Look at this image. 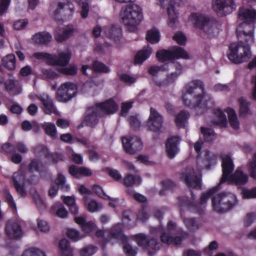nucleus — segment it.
Listing matches in <instances>:
<instances>
[{"label": "nucleus", "mask_w": 256, "mask_h": 256, "mask_svg": "<svg viewBox=\"0 0 256 256\" xmlns=\"http://www.w3.org/2000/svg\"><path fill=\"white\" fill-rule=\"evenodd\" d=\"M134 219V214L130 210H126L122 214L123 222L128 226H132V223L130 222Z\"/></svg>", "instance_id": "nucleus-46"}, {"label": "nucleus", "mask_w": 256, "mask_h": 256, "mask_svg": "<svg viewBox=\"0 0 256 256\" xmlns=\"http://www.w3.org/2000/svg\"><path fill=\"white\" fill-rule=\"evenodd\" d=\"M236 34L238 42L230 45L228 58L231 62L240 64L252 57L250 45L254 42V26L241 22L236 28Z\"/></svg>", "instance_id": "nucleus-1"}, {"label": "nucleus", "mask_w": 256, "mask_h": 256, "mask_svg": "<svg viewBox=\"0 0 256 256\" xmlns=\"http://www.w3.org/2000/svg\"><path fill=\"white\" fill-rule=\"evenodd\" d=\"M128 122L130 126L134 129L138 128L140 126V122L134 116H130L128 118Z\"/></svg>", "instance_id": "nucleus-63"}, {"label": "nucleus", "mask_w": 256, "mask_h": 256, "mask_svg": "<svg viewBox=\"0 0 256 256\" xmlns=\"http://www.w3.org/2000/svg\"><path fill=\"white\" fill-rule=\"evenodd\" d=\"M156 56L158 60L162 62L177 58L188 59V52L182 48L176 46L170 50H162L157 52Z\"/></svg>", "instance_id": "nucleus-7"}, {"label": "nucleus", "mask_w": 256, "mask_h": 256, "mask_svg": "<svg viewBox=\"0 0 256 256\" xmlns=\"http://www.w3.org/2000/svg\"><path fill=\"white\" fill-rule=\"evenodd\" d=\"M122 245L124 252L127 256H136L137 254L136 250L131 245L128 244V241H120Z\"/></svg>", "instance_id": "nucleus-45"}, {"label": "nucleus", "mask_w": 256, "mask_h": 256, "mask_svg": "<svg viewBox=\"0 0 256 256\" xmlns=\"http://www.w3.org/2000/svg\"><path fill=\"white\" fill-rule=\"evenodd\" d=\"M88 210L92 212L98 210L102 208L101 206L99 205L95 200H91L88 204Z\"/></svg>", "instance_id": "nucleus-59"}, {"label": "nucleus", "mask_w": 256, "mask_h": 256, "mask_svg": "<svg viewBox=\"0 0 256 256\" xmlns=\"http://www.w3.org/2000/svg\"><path fill=\"white\" fill-rule=\"evenodd\" d=\"M98 250L97 246L93 245H88L80 250V256H92Z\"/></svg>", "instance_id": "nucleus-42"}, {"label": "nucleus", "mask_w": 256, "mask_h": 256, "mask_svg": "<svg viewBox=\"0 0 256 256\" xmlns=\"http://www.w3.org/2000/svg\"><path fill=\"white\" fill-rule=\"evenodd\" d=\"M74 32V29L72 26H68L64 28L62 33L56 32L54 38L58 42H62L71 36Z\"/></svg>", "instance_id": "nucleus-28"}, {"label": "nucleus", "mask_w": 256, "mask_h": 256, "mask_svg": "<svg viewBox=\"0 0 256 256\" xmlns=\"http://www.w3.org/2000/svg\"><path fill=\"white\" fill-rule=\"evenodd\" d=\"M76 92L77 86L76 84L70 82H64L58 90V100L60 102H67L74 96Z\"/></svg>", "instance_id": "nucleus-8"}, {"label": "nucleus", "mask_w": 256, "mask_h": 256, "mask_svg": "<svg viewBox=\"0 0 256 256\" xmlns=\"http://www.w3.org/2000/svg\"><path fill=\"white\" fill-rule=\"evenodd\" d=\"M52 210L56 211L55 214L60 218H66L68 212L64 206L60 203L56 204L52 208Z\"/></svg>", "instance_id": "nucleus-41"}, {"label": "nucleus", "mask_w": 256, "mask_h": 256, "mask_svg": "<svg viewBox=\"0 0 256 256\" xmlns=\"http://www.w3.org/2000/svg\"><path fill=\"white\" fill-rule=\"evenodd\" d=\"M256 220V213L254 212L248 213L244 220V226H250Z\"/></svg>", "instance_id": "nucleus-53"}, {"label": "nucleus", "mask_w": 256, "mask_h": 256, "mask_svg": "<svg viewBox=\"0 0 256 256\" xmlns=\"http://www.w3.org/2000/svg\"><path fill=\"white\" fill-rule=\"evenodd\" d=\"M8 242L6 244V248L9 251L10 256L14 254L15 252L18 250V246L16 244V241H8Z\"/></svg>", "instance_id": "nucleus-55"}, {"label": "nucleus", "mask_w": 256, "mask_h": 256, "mask_svg": "<svg viewBox=\"0 0 256 256\" xmlns=\"http://www.w3.org/2000/svg\"><path fill=\"white\" fill-rule=\"evenodd\" d=\"M180 178L190 188H199L200 187V180L196 174L193 168H188L182 174Z\"/></svg>", "instance_id": "nucleus-15"}, {"label": "nucleus", "mask_w": 256, "mask_h": 256, "mask_svg": "<svg viewBox=\"0 0 256 256\" xmlns=\"http://www.w3.org/2000/svg\"><path fill=\"white\" fill-rule=\"evenodd\" d=\"M96 226L92 222H86L82 226V230L86 233L89 234L96 229Z\"/></svg>", "instance_id": "nucleus-54"}, {"label": "nucleus", "mask_w": 256, "mask_h": 256, "mask_svg": "<svg viewBox=\"0 0 256 256\" xmlns=\"http://www.w3.org/2000/svg\"><path fill=\"white\" fill-rule=\"evenodd\" d=\"M184 222L187 228L192 232L198 230L201 225L199 220L193 218H185Z\"/></svg>", "instance_id": "nucleus-37"}, {"label": "nucleus", "mask_w": 256, "mask_h": 256, "mask_svg": "<svg viewBox=\"0 0 256 256\" xmlns=\"http://www.w3.org/2000/svg\"><path fill=\"white\" fill-rule=\"evenodd\" d=\"M103 31L108 38L114 42L120 40L122 36V29L115 25L105 26Z\"/></svg>", "instance_id": "nucleus-21"}, {"label": "nucleus", "mask_w": 256, "mask_h": 256, "mask_svg": "<svg viewBox=\"0 0 256 256\" xmlns=\"http://www.w3.org/2000/svg\"><path fill=\"white\" fill-rule=\"evenodd\" d=\"M248 168L250 176L256 179V152L252 160L249 162Z\"/></svg>", "instance_id": "nucleus-50"}, {"label": "nucleus", "mask_w": 256, "mask_h": 256, "mask_svg": "<svg viewBox=\"0 0 256 256\" xmlns=\"http://www.w3.org/2000/svg\"><path fill=\"white\" fill-rule=\"evenodd\" d=\"M120 79L121 80L128 84L134 83L136 80L134 78L127 74H122L120 76Z\"/></svg>", "instance_id": "nucleus-64"}, {"label": "nucleus", "mask_w": 256, "mask_h": 256, "mask_svg": "<svg viewBox=\"0 0 256 256\" xmlns=\"http://www.w3.org/2000/svg\"><path fill=\"white\" fill-rule=\"evenodd\" d=\"M55 183L57 186L60 190L64 192H67L69 190V186L66 184L65 176L61 173H59L55 180Z\"/></svg>", "instance_id": "nucleus-40"}, {"label": "nucleus", "mask_w": 256, "mask_h": 256, "mask_svg": "<svg viewBox=\"0 0 256 256\" xmlns=\"http://www.w3.org/2000/svg\"><path fill=\"white\" fill-rule=\"evenodd\" d=\"M178 76V74H176V73L172 72L166 78L161 84H159L158 86H162L172 83L175 80Z\"/></svg>", "instance_id": "nucleus-60"}, {"label": "nucleus", "mask_w": 256, "mask_h": 256, "mask_svg": "<svg viewBox=\"0 0 256 256\" xmlns=\"http://www.w3.org/2000/svg\"><path fill=\"white\" fill-rule=\"evenodd\" d=\"M184 90L182 100L186 106L195 108L199 114L202 113L207 108L210 106L203 102L204 92L202 81L192 80L185 86Z\"/></svg>", "instance_id": "nucleus-2"}, {"label": "nucleus", "mask_w": 256, "mask_h": 256, "mask_svg": "<svg viewBox=\"0 0 256 256\" xmlns=\"http://www.w3.org/2000/svg\"><path fill=\"white\" fill-rule=\"evenodd\" d=\"M190 116L188 112L185 110L181 111L176 117L175 122L176 126L180 128H184Z\"/></svg>", "instance_id": "nucleus-32"}, {"label": "nucleus", "mask_w": 256, "mask_h": 256, "mask_svg": "<svg viewBox=\"0 0 256 256\" xmlns=\"http://www.w3.org/2000/svg\"><path fill=\"white\" fill-rule=\"evenodd\" d=\"M222 160V176L219 185L226 180H230L238 186L244 185L248 182V175L240 170H236L233 174L229 176L234 170V166L231 158L228 155H223Z\"/></svg>", "instance_id": "nucleus-3"}, {"label": "nucleus", "mask_w": 256, "mask_h": 256, "mask_svg": "<svg viewBox=\"0 0 256 256\" xmlns=\"http://www.w3.org/2000/svg\"><path fill=\"white\" fill-rule=\"evenodd\" d=\"M124 24L130 32H134L143 20L142 8L137 4H130L124 6L120 12Z\"/></svg>", "instance_id": "nucleus-4"}, {"label": "nucleus", "mask_w": 256, "mask_h": 256, "mask_svg": "<svg viewBox=\"0 0 256 256\" xmlns=\"http://www.w3.org/2000/svg\"><path fill=\"white\" fill-rule=\"evenodd\" d=\"M238 19L244 20L242 22L252 24L256 20V10L252 8H241L239 9Z\"/></svg>", "instance_id": "nucleus-20"}, {"label": "nucleus", "mask_w": 256, "mask_h": 256, "mask_svg": "<svg viewBox=\"0 0 256 256\" xmlns=\"http://www.w3.org/2000/svg\"><path fill=\"white\" fill-rule=\"evenodd\" d=\"M92 190L93 192L96 194L98 196L104 198V199H110V198L106 196L102 188L98 186V185H94L92 186Z\"/></svg>", "instance_id": "nucleus-57"}, {"label": "nucleus", "mask_w": 256, "mask_h": 256, "mask_svg": "<svg viewBox=\"0 0 256 256\" xmlns=\"http://www.w3.org/2000/svg\"><path fill=\"white\" fill-rule=\"evenodd\" d=\"M70 241H59V248L62 256H74V248L70 246Z\"/></svg>", "instance_id": "nucleus-34"}, {"label": "nucleus", "mask_w": 256, "mask_h": 256, "mask_svg": "<svg viewBox=\"0 0 256 256\" xmlns=\"http://www.w3.org/2000/svg\"><path fill=\"white\" fill-rule=\"evenodd\" d=\"M159 4L162 7L167 6V12L168 16V24L174 28L178 22V12L176 6L172 4L171 0H158Z\"/></svg>", "instance_id": "nucleus-14"}, {"label": "nucleus", "mask_w": 256, "mask_h": 256, "mask_svg": "<svg viewBox=\"0 0 256 256\" xmlns=\"http://www.w3.org/2000/svg\"><path fill=\"white\" fill-rule=\"evenodd\" d=\"M37 221L38 226V228L40 230L44 232H46L49 231L50 226L46 222L39 219H38Z\"/></svg>", "instance_id": "nucleus-61"}, {"label": "nucleus", "mask_w": 256, "mask_h": 256, "mask_svg": "<svg viewBox=\"0 0 256 256\" xmlns=\"http://www.w3.org/2000/svg\"><path fill=\"white\" fill-rule=\"evenodd\" d=\"M202 133L204 135L205 140L210 142L215 138V134L212 130L204 127L201 128Z\"/></svg>", "instance_id": "nucleus-48"}, {"label": "nucleus", "mask_w": 256, "mask_h": 256, "mask_svg": "<svg viewBox=\"0 0 256 256\" xmlns=\"http://www.w3.org/2000/svg\"><path fill=\"white\" fill-rule=\"evenodd\" d=\"M242 196L246 198H256V188L251 190H244L242 192Z\"/></svg>", "instance_id": "nucleus-62"}, {"label": "nucleus", "mask_w": 256, "mask_h": 256, "mask_svg": "<svg viewBox=\"0 0 256 256\" xmlns=\"http://www.w3.org/2000/svg\"><path fill=\"white\" fill-rule=\"evenodd\" d=\"M228 115L230 126L234 130L239 128L240 122L235 111L231 108H227L226 110Z\"/></svg>", "instance_id": "nucleus-30"}, {"label": "nucleus", "mask_w": 256, "mask_h": 256, "mask_svg": "<svg viewBox=\"0 0 256 256\" xmlns=\"http://www.w3.org/2000/svg\"><path fill=\"white\" fill-rule=\"evenodd\" d=\"M122 142L125 151L130 154H134L141 150L142 148L140 139L136 136L124 138L122 140Z\"/></svg>", "instance_id": "nucleus-13"}, {"label": "nucleus", "mask_w": 256, "mask_h": 256, "mask_svg": "<svg viewBox=\"0 0 256 256\" xmlns=\"http://www.w3.org/2000/svg\"><path fill=\"white\" fill-rule=\"evenodd\" d=\"M42 128L45 133L52 138H56L57 136V131L54 124L50 122H44L42 124Z\"/></svg>", "instance_id": "nucleus-36"}, {"label": "nucleus", "mask_w": 256, "mask_h": 256, "mask_svg": "<svg viewBox=\"0 0 256 256\" xmlns=\"http://www.w3.org/2000/svg\"><path fill=\"white\" fill-rule=\"evenodd\" d=\"M212 8L219 15L225 16L236 9V6L233 0H214L212 2Z\"/></svg>", "instance_id": "nucleus-11"}, {"label": "nucleus", "mask_w": 256, "mask_h": 256, "mask_svg": "<svg viewBox=\"0 0 256 256\" xmlns=\"http://www.w3.org/2000/svg\"><path fill=\"white\" fill-rule=\"evenodd\" d=\"M37 98L42 102V108L46 114H58V111L54 104L52 100L48 95L44 94L38 96Z\"/></svg>", "instance_id": "nucleus-18"}, {"label": "nucleus", "mask_w": 256, "mask_h": 256, "mask_svg": "<svg viewBox=\"0 0 256 256\" xmlns=\"http://www.w3.org/2000/svg\"><path fill=\"white\" fill-rule=\"evenodd\" d=\"M212 122L214 124L224 126L226 124V118L225 114L220 109L216 110L214 113Z\"/></svg>", "instance_id": "nucleus-31"}, {"label": "nucleus", "mask_w": 256, "mask_h": 256, "mask_svg": "<svg viewBox=\"0 0 256 256\" xmlns=\"http://www.w3.org/2000/svg\"><path fill=\"white\" fill-rule=\"evenodd\" d=\"M98 108L102 115V114H110L115 112L118 109V105L112 99L106 100L104 102L98 103L94 105Z\"/></svg>", "instance_id": "nucleus-19"}, {"label": "nucleus", "mask_w": 256, "mask_h": 256, "mask_svg": "<svg viewBox=\"0 0 256 256\" xmlns=\"http://www.w3.org/2000/svg\"><path fill=\"white\" fill-rule=\"evenodd\" d=\"M68 64V62L64 66L54 65V66H58V68H57V70L60 74L70 76H73L76 74L77 68L76 66L74 65H70L68 67H66V66Z\"/></svg>", "instance_id": "nucleus-35"}, {"label": "nucleus", "mask_w": 256, "mask_h": 256, "mask_svg": "<svg viewBox=\"0 0 256 256\" xmlns=\"http://www.w3.org/2000/svg\"><path fill=\"white\" fill-rule=\"evenodd\" d=\"M92 69L96 72H108L110 71L109 68L104 64L95 61L92 66Z\"/></svg>", "instance_id": "nucleus-49"}, {"label": "nucleus", "mask_w": 256, "mask_h": 256, "mask_svg": "<svg viewBox=\"0 0 256 256\" xmlns=\"http://www.w3.org/2000/svg\"><path fill=\"white\" fill-rule=\"evenodd\" d=\"M219 185L216 188H214L209 190L206 193H204L200 198V204L202 205L206 203L207 200L210 198V196L214 193L216 190Z\"/></svg>", "instance_id": "nucleus-58"}, {"label": "nucleus", "mask_w": 256, "mask_h": 256, "mask_svg": "<svg viewBox=\"0 0 256 256\" xmlns=\"http://www.w3.org/2000/svg\"><path fill=\"white\" fill-rule=\"evenodd\" d=\"M174 40L180 45H184L186 42V38L185 36L182 32H179L176 33L172 37Z\"/></svg>", "instance_id": "nucleus-56"}, {"label": "nucleus", "mask_w": 256, "mask_h": 256, "mask_svg": "<svg viewBox=\"0 0 256 256\" xmlns=\"http://www.w3.org/2000/svg\"><path fill=\"white\" fill-rule=\"evenodd\" d=\"M66 236L70 239H79L80 238L79 232L74 228H68L66 232Z\"/></svg>", "instance_id": "nucleus-52"}, {"label": "nucleus", "mask_w": 256, "mask_h": 256, "mask_svg": "<svg viewBox=\"0 0 256 256\" xmlns=\"http://www.w3.org/2000/svg\"><path fill=\"white\" fill-rule=\"evenodd\" d=\"M127 192L129 195L132 196L136 200L139 202H145L146 201V198L144 196L138 193L135 192L132 189H128Z\"/></svg>", "instance_id": "nucleus-51"}, {"label": "nucleus", "mask_w": 256, "mask_h": 256, "mask_svg": "<svg viewBox=\"0 0 256 256\" xmlns=\"http://www.w3.org/2000/svg\"><path fill=\"white\" fill-rule=\"evenodd\" d=\"M214 210L218 212H224L233 208L237 204L236 198L230 192H222L212 199Z\"/></svg>", "instance_id": "nucleus-5"}, {"label": "nucleus", "mask_w": 256, "mask_h": 256, "mask_svg": "<svg viewBox=\"0 0 256 256\" xmlns=\"http://www.w3.org/2000/svg\"><path fill=\"white\" fill-rule=\"evenodd\" d=\"M163 118L155 109L151 108L150 116L146 122V126L150 130L160 132L163 124Z\"/></svg>", "instance_id": "nucleus-12"}, {"label": "nucleus", "mask_w": 256, "mask_h": 256, "mask_svg": "<svg viewBox=\"0 0 256 256\" xmlns=\"http://www.w3.org/2000/svg\"><path fill=\"white\" fill-rule=\"evenodd\" d=\"M180 140L178 136H173L168 138L166 144V152L168 156L172 158L178 152V144Z\"/></svg>", "instance_id": "nucleus-23"}, {"label": "nucleus", "mask_w": 256, "mask_h": 256, "mask_svg": "<svg viewBox=\"0 0 256 256\" xmlns=\"http://www.w3.org/2000/svg\"><path fill=\"white\" fill-rule=\"evenodd\" d=\"M238 101L240 104V114L242 116H246L250 114L249 102L246 100L242 97L238 98Z\"/></svg>", "instance_id": "nucleus-38"}, {"label": "nucleus", "mask_w": 256, "mask_h": 256, "mask_svg": "<svg viewBox=\"0 0 256 256\" xmlns=\"http://www.w3.org/2000/svg\"><path fill=\"white\" fill-rule=\"evenodd\" d=\"M152 52V49L149 46H146L138 52L134 58L136 64H142L148 58Z\"/></svg>", "instance_id": "nucleus-27"}, {"label": "nucleus", "mask_w": 256, "mask_h": 256, "mask_svg": "<svg viewBox=\"0 0 256 256\" xmlns=\"http://www.w3.org/2000/svg\"><path fill=\"white\" fill-rule=\"evenodd\" d=\"M106 232L108 233L110 238L118 240H126L128 239L126 236L123 232L121 224H117L106 230Z\"/></svg>", "instance_id": "nucleus-22"}, {"label": "nucleus", "mask_w": 256, "mask_h": 256, "mask_svg": "<svg viewBox=\"0 0 256 256\" xmlns=\"http://www.w3.org/2000/svg\"><path fill=\"white\" fill-rule=\"evenodd\" d=\"M5 230L10 238H18L22 235L20 222L16 220H8L6 224Z\"/></svg>", "instance_id": "nucleus-16"}, {"label": "nucleus", "mask_w": 256, "mask_h": 256, "mask_svg": "<svg viewBox=\"0 0 256 256\" xmlns=\"http://www.w3.org/2000/svg\"><path fill=\"white\" fill-rule=\"evenodd\" d=\"M12 180L16 191L22 196L26 195L24 188L26 182H28L30 184L32 182L31 179H26L22 165L20 166L19 170L14 173Z\"/></svg>", "instance_id": "nucleus-9"}, {"label": "nucleus", "mask_w": 256, "mask_h": 256, "mask_svg": "<svg viewBox=\"0 0 256 256\" xmlns=\"http://www.w3.org/2000/svg\"><path fill=\"white\" fill-rule=\"evenodd\" d=\"M122 182L124 186L128 188L135 184H140L142 182V179L138 175L133 176L128 174L125 176Z\"/></svg>", "instance_id": "nucleus-29"}, {"label": "nucleus", "mask_w": 256, "mask_h": 256, "mask_svg": "<svg viewBox=\"0 0 256 256\" xmlns=\"http://www.w3.org/2000/svg\"><path fill=\"white\" fill-rule=\"evenodd\" d=\"M32 39L36 44H46L51 40L52 36L48 32H39L34 35Z\"/></svg>", "instance_id": "nucleus-33"}, {"label": "nucleus", "mask_w": 256, "mask_h": 256, "mask_svg": "<svg viewBox=\"0 0 256 256\" xmlns=\"http://www.w3.org/2000/svg\"><path fill=\"white\" fill-rule=\"evenodd\" d=\"M32 56L38 60H46V63L49 65L64 66L69 62L71 54L68 52H60L58 56H53L46 52H37L34 53Z\"/></svg>", "instance_id": "nucleus-6"}, {"label": "nucleus", "mask_w": 256, "mask_h": 256, "mask_svg": "<svg viewBox=\"0 0 256 256\" xmlns=\"http://www.w3.org/2000/svg\"><path fill=\"white\" fill-rule=\"evenodd\" d=\"M2 66V71L4 68L9 70H13L16 68V56L14 54H8L3 57L1 60Z\"/></svg>", "instance_id": "nucleus-26"}, {"label": "nucleus", "mask_w": 256, "mask_h": 256, "mask_svg": "<svg viewBox=\"0 0 256 256\" xmlns=\"http://www.w3.org/2000/svg\"><path fill=\"white\" fill-rule=\"evenodd\" d=\"M220 24L216 20L210 19L201 29L210 36H214L218 32Z\"/></svg>", "instance_id": "nucleus-25"}, {"label": "nucleus", "mask_w": 256, "mask_h": 256, "mask_svg": "<svg viewBox=\"0 0 256 256\" xmlns=\"http://www.w3.org/2000/svg\"><path fill=\"white\" fill-rule=\"evenodd\" d=\"M137 244L138 246H144L146 249H160L158 241H137Z\"/></svg>", "instance_id": "nucleus-43"}, {"label": "nucleus", "mask_w": 256, "mask_h": 256, "mask_svg": "<svg viewBox=\"0 0 256 256\" xmlns=\"http://www.w3.org/2000/svg\"><path fill=\"white\" fill-rule=\"evenodd\" d=\"M210 19L208 16L200 13L192 14L190 16V20L194 26L200 30Z\"/></svg>", "instance_id": "nucleus-24"}, {"label": "nucleus", "mask_w": 256, "mask_h": 256, "mask_svg": "<svg viewBox=\"0 0 256 256\" xmlns=\"http://www.w3.org/2000/svg\"><path fill=\"white\" fill-rule=\"evenodd\" d=\"M76 2L81 6L82 12L81 16L82 18H85L88 16V5L87 0H75Z\"/></svg>", "instance_id": "nucleus-47"}, {"label": "nucleus", "mask_w": 256, "mask_h": 256, "mask_svg": "<svg viewBox=\"0 0 256 256\" xmlns=\"http://www.w3.org/2000/svg\"><path fill=\"white\" fill-rule=\"evenodd\" d=\"M146 39L151 44H156L158 42L160 39L159 32L154 28L148 30L146 35Z\"/></svg>", "instance_id": "nucleus-39"}, {"label": "nucleus", "mask_w": 256, "mask_h": 256, "mask_svg": "<svg viewBox=\"0 0 256 256\" xmlns=\"http://www.w3.org/2000/svg\"><path fill=\"white\" fill-rule=\"evenodd\" d=\"M102 116L96 107L94 106L90 107L86 111L84 121V124L86 126L94 127L98 124V119Z\"/></svg>", "instance_id": "nucleus-17"}, {"label": "nucleus", "mask_w": 256, "mask_h": 256, "mask_svg": "<svg viewBox=\"0 0 256 256\" xmlns=\"http://www.w3.org/2000/svg\"><path fill=\"white\" fill-rule=\"evenodd\" d=\"M22 256H46V254L39 248H30L26 250Z\"/></svg>", "instance_id": "nucleus-44"}, {"label": "nucleus", "mask_w": 256, "mask_h": 256, "mask_svg": "<svg viewBox=\"0 0 256 256\" xmlns=\"http://www.w3.org/2000/svg\"><path fill=\"white\" fill-rule=\"evenodd\" d=\"M74 10L73 4L68 0L59 2L56 9L54 12L53 16L56 20H62L63 17L72 16Z\"/></svg>", "instance_id": "nucleus-10"}]
</instances>
